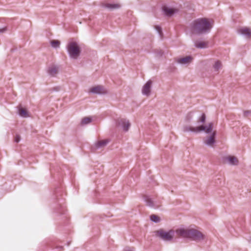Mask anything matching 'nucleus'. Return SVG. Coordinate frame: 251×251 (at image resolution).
<instances>
[{"label": "nucleus", "mask_w": 251, "mask_h": 251, "mask_svg": "<svg viewBox=\"0 0 251 251\" xmlns=\"http://www.w3.org/2000/svg\"><path fill=\"white\" fill-rule=\"evenodd\" d=\"M239 32L246 36L247 38L251 37V29L247 27H243L239 29Z\"/></svg>", "instance_id": "obj_16"}, {"label": "nucleus", "mask_w": 251, "mask_h": 251, "mask_svg": "<svg viewBox=\"0 0 251 251\" xmlns=\"http://www.w3.org/2000/svg\"><path fill=\"white\" fill-rule=\"evenodd\" d=\"M213 124L212 122H209L206 125H201L195 127L190 126H185L183 127V131L185 132H191L195 133L203 132L206 134H209L213 133Z\"/></svg>", "instance_id": "obj_3"}, {"label": "nucleus", "mask_w": 251, "mask_h": 251, "mask_svg": "<svg viewBox=\"0 0 251 251\" xmlns=\"http://www.w3.org/2000/svg\"><path fill=\"white\" fill-rule=\"evenodd\" d=\"M102 7L109 9L110 10H113L116 8H119L120 5L118 4L115 3H105L102 5Z\"/></svg>", "instance_id": "obj_19"}, {"label": "nucleus", "mask_w": 251, "mask_h": 251, "mask_svg": "<svg viewBox=\"0 0 251 251\" xmlns=\"http://www.w3.org/2000/svg\"><path fill=\"white\" fill-rule=\"evenodd\" d=\"M194 113L193 112H189L186 117V120L187 122H190L193 118Z\"/></svg>", "instance_id": "obj_28"}, {"label": "nucleus", "mask_w": 251, "mask_h": 251, "mask_svg": "<svg viewBox=\"0 0 251 251\" xmlns=\"http://www.w3.org/2000/svg\"><path fill=\"white\" fill-rule=\"evenodd\" d=\"M192 60L193 57L190 55H188L184 57L178 58L177 60V62L180 64H188L191 62Z\"/></svg>", "instance_id": "obj_15"}, {"label": "nucleus", "mask_w": 251, "mask_h": 251, "mask_svg": "<svg viewBox=\"0 0 251 251\" xmlns=\"http://www.w3.org/2000/svg\"><path fill=\"white\" fill-rule=\"evenodd\" d=\"M125 251H133L132 249H130L129 248H126L125 249Z\"/></svg>", "instance_id": "obj_32"}, {"label": "nucleus", "mask_w": 251, "mask_h": 251, "mask_svg": "<svg viewBox=\"0 0 251 251\" xmlns=\"http://www.w3.org/2000/svg\"><path fill=\"white\" fill-rule=\"evenodd\" d=\"M152 86V81L149 80L143 86L142 92L144 95L149 96L151 94Z\"/></svg>", "instance_id": "obj_11"}, {"label": "nucleus", "mask_w": 251, "mask_h": 251, "mask_svg": "<svg viewBox=\"0 0 251 251\" xmlns=\"http://www.w3.org/2000/svg\"><path fill=\"white\" fill-rule=\"evenodd\" d=\"M53 195L54 200L52 205L53 213L57 220H61L64 225H67L69 224V217L64 197L66 196V193L62 184L59 183L55 187Z\"/></svg>", "instance_id": "obj_1"}, {"label": "nucleus", "mask_w": 251, "mask_h": 251, "mask_svg": "<svg viewBox=\"0 0 251 251\" xmlns=\"http://www.w3.org/2000/svg\"><path fill=\"white\" fill-rule=\"evenodd\" d=\"M215 71L218 72L220 70V60H218L215 62L213 66Z\"/></svg>", "instance_id": "obj_29"}, {"label": "nucleus", "mask_w": 251, "mask_h": 251, "mask_svg": "<svg viewBox=\"0 0 251 251\" xmlns=\"http://www.w3.org/2000/svg\"><path fill=\"white\" fill-rule=\"evenodd\" d=\"M50 172L51 176L55 179H60L63 174V169L59 166H50Z\"/></svg>", "instance_id": "obj_8"}, {"label": "nucleus", "mask_w": 251, "mask_h": 251, "mask_svg": "<svg viewBox=\"0 0 251 251\" xmlns=\"http://www.w3.org/2000/svg\"><path fill=\"white\" fill-rule=\"evenodd\" d=\"M21 163H24L23 162V161L22 160H20L19 161L18 164L20 165Z\"/></svg>", "instance_id": "obj_34"}, {"label": "nucleus", "mask_w": 251, "mask_h": 251, "mask_svg": "<svg viewBox=\"0 0 251 251\" xmlns=\"http://www.w3.org/2000/svg\"><path fill=\"white\" fill-rule=\"evenodd\" d=\"M195 47H196L197 48L203 49L206 48L207 45L204 42L197 41L195 43Z\"/></svg>", "instance_id": "obj_20"}, {"label": "nucleus", "mask_w": 251, "mask_h": 251, "mask_svg": "<svg viewBox=\"0 0 251 251\" xmlns=\"http://www.w3.org/2000/svg\"><path fill=\"white\" fill-rule=\"evenodd\" d=\"M150 219L151 221L155 223H158L161 221L160 218L158 216L155 214L151 215L150 216Z\"/></svg>", "instance_id": "obj_22"}, {"label": "nucleus", "mask_w": 251, "mask_h": 251, "mask_svg": "<svg viewBox=\"0 0 251 251\" xmlns=\"http://www.w3.org/2000/svg\"><path fill=\"white\" fill-rule=\"evenodd\" d=\"M90 92L98 95H104L107 93L106 91L104 89L103 86L101 85H97L92 87L90 90Z\"/></svg>", "instance_id": "obj_10"}, {"label": "nucleus", "mask_w": 251, "mask_h": 251, "mask_svg": "<svg viewBox=\"0 0 251 251\" xmlns=\"http://www.w3.org/2000/svg\"><path fill=\"white\" fill-rule=\"evenodd\" d=\"M155 30L158 33V35L160 37L162 36L163 32H162V30L161 27L160 26L157 25L155 26Z\"/></svg>", "instance_id": "obj_27"}, {"label": "nucleus", "mask_w": 251, "mask_h": 251, "mask_svg": "<svg viewBox=\"0 0 251 251\" xmlns=\"http://www.w3.org/2000/svg\"><path fill=\"white\" fill-rule=\"evenodd\" d=\"M67 51L72 59H76L81 53V49L75 42H69L67 46Z\"/></svg>", "instance_id": "obj_5"}, {"label": "nucleus", "mask_w": 251, "mask_h": 251, "mask_svg": "<svg viewBox=\"0 0 251 251\" xmlns=\"http://www.w3.org/2000/svg\"><path fill=\"white\" fill-rule=\"evenodd\" d=\"M120 125L124 131H127L130 126V123L129 121L125 119H122L119 122Z\"/></svg>", "instance_id": "obj_14"}, {"label": "nucleus", "mask_w": 251, "mask_h": 251, "mask_svg": "<svg viewBox=\"0 0 251 251\" xmlns=\"http://www.w3.org/2000/svg\"><path fill=\"white\" fill-rule=\"evenodd\" d=\"M226 163L230 165H237L238 163L237 158H226Z\"/></svg>", "instance_id": "obj_21"}, {"label": "nucleus", "mask_w": 251, "mask_h": 251, "mask_svg": "<svg viewBox=\"0 0 251 251\" xmlns=\"http://www.w3.org/2000/svg\"><path fill=\"white\" fill-rule=\"evenodd\" d=\"M144 200L147 203V205H148L149 206L152 207V208H157V206H156L154 204L153 201H152L151 198H150V196H147V195L144 196Z\"/></svg>", "instance_id": "obj_17"}, {"label": "nucleus", "mask_w": 251, "mask_h": 251, "mask_svg": "<svg viewBox=\"0 0 251 251\" xmlns=\"http://www.w3.org/2000/svg\"><path fill=\"white\" fill-rule=\"evenodd\" d=\"M206 121V115L204 113H202L199 117L198 122L199 123L204 124Z\"/></svg>", "instance_id": "obj_26"}, {"label": "nucleus", "mask_w": 251, "mask_h": 251, "mask_svg": "<svg viewBox=\"0 0 251 251\" xmlns=\"http://www.w3.org/2000/svg\"><path fill=\"white\" fill-rule=\"evenodd\" d=\"M156 237L165 242H171L174 239L175 231L174 229H170L165 231L163 228L154 231Z\"/></svg>", "instance_id": "obj_4"}, {"label": "nucleus", "mask_w": 251, "mask_h": 251, "mask_svg": "<svg viewBox=\"0 0 251 251\" xmlns=\"http://www.w3.org/2000/svg\"><path fill=\"white\" fill-rule=\"evenodd\" d=\"M162 9L164 14L168 17L173 16L178 11L176 9L170 6H164Z\"/></svg>", "instance_id": "obj_12"}, {"label": "nucleus", "mask_w": 251, "mask_h": 251, "mask_svg": "<svg viewBox=\"0 0 251 251\" xmlns=\"http://www.w3.org/2000/svg\"><path fill=\"white\" fill-rule=\"evenodd\" d=\"M50 44L52 48L57 49L59 48L60 42L58 40H51L50 41Z\"/></svg>", "instance_id": "obj_25"}, {"label": "nucleus", "mask_w": 251, "mask_h": 251, "mask_svg": "<svg viewBox=\"0 0 251 251\" xmlns=\"http://www.w3.org/2000/svg\"><path fill=\"white\" fill-rule=\"evenodd\" d=\"M7 30V28L6 26L3 27L1 28H0V33H3L5 32Z\"/></svg>", "instance_id": "obj_31"}, {"label": "nucleus", "mask_w": 251, "mask_h": 251, "mask_svg": "<svg viewBox=\"0 0 251 251\" xmlns=\"http://www.w3.org/2000/svg\"><path fill=\"white\" fill-rule=\"evenodd\" d=\"M205 236L201 232L194 228H191L189 239L195 241H201L205 239Z\"/></svg>", "instance_id": "obj_7"}, {"label": "nucleus", "mask_w": 251, "mask_h": 251, "mask_svg": "<svg viewBox=\"0 0 251 251\" xmlns=\"http://www.w3.org/2000/svg\"><path fill=\"white\" fill-rule=\"evenodd\" d=\"M216 143V132L213 131L212 133L208 134L203 140V144L208 147L213 148Z\"/></svg>", "instance_id": "obj_6"}, {"label": "nucleus", "mask_w": 251, "mask_h": 251, "mask_svg": "<svg viewBox=\"0 0 251 251\" xmlns=\"http://www.w3.org/2000/svg\"><path fill=\"white\" fill-rule=\"evenodd\" d=\"M18 115L22 117H26L28 116V112L25 109L20 108L18 110Z\"/></svg>", "instance_id": "obj_23"}, {"label": "nucleus", "mask_w": 251, "mask_h": 251, "mask_svg": "<svg viewBox=\"0 0 251 251\" xmlns=\"http://www.w3.org/2000/svg\"><path fill=\"white\" fill-rule=\"evenodd\" d=\"M57 72V68L56 66H53L50 67H49L47 70L48 75L51 77H54Z\"/></svg>", "instance_id": "obj_18"}, {"label": "nucleus", "mask_w": 251, "mask_h": 251, "mask_svg": "<svg viewBox=\"0 0 251 251\" xmlns=\"http://www.w3.org/2000/svg\"><path fill=\"white\" fill-rule=\"evenodd\" d=\"M92 121V119L91 117H86L83 118L81 120L80 124L82 126L84 125H87V124L91 123Z\"/></svg>", "instance_id": "obj_24"}, {"label": "nucleus", "mask_w": 251, "mask_h": 251, "mask_svg": "<svg viewBox=\"0 0 251 251\" xmlns=\"http://www.w3.org/2000/svg\"><path fill=\"white\" fill-rule=\"evenodd\" d=\"M157 54H158L160 56H162L163 54V51H162V50H159L158 52H157Z\"/></svg>", "instance_id": "obj_33"}, {"label": "nucleus", "mask_w": 251, "mask_h": 251, "mask_svg": "<svg viewBox=\"0 0 251 251\" xmlns=\"http://www.w3.org/2000/svg\"><path fill=\"white\" fill-rule=\"evenodd\" d=\"M110 140L108 139L97 141L93 146L91 147V150L93 152L96 151L98 150H100L105 147L108 143L110 142Z\"/></svg>", "instance_id": "obj_9"}, {"label": "nucleus", "mask_w": 251, "mask_h": 251, "mask_svg": "<svg viewBox=\"0 0 251 251\" xmlns=\"http://www.w3.org/2000/svg\"><path fill=\"white\" fill-rule=\"evenodd\" d=\"M212 27V22L209 19L200 18L193 21L190 25V30L194 34L202 35L208 33Z\"/></svg>", "instance_id": "obj_2"}, {"label": "nucleus", "mask_w": 251, "mask_h": 251, "mask_svg": "<svg viewBox=\"0 0 251 251\" xmlns=\"http://www.w3.org/2000/svg\"><path fill=\"white\" fill-rule=\"evenodd\" d=\"M191 228L185 229L180 228L176 230V232L180 236L189 238L190 237Z\"/></svg>", "instance_id": "obj_13"}, {"label": "nucleus", "mask_w": 251, "mask_h": 251, "mask_svg": "<svg viewBox=\"0 0 251 251\" xmlns=\"http://www.w3.org/2000/svg\"><path fill=\"white\" fill-rule=\"evenodd\" d=\"M21 140V137L19 135H16L14 138V141L16 143H19Z\"/></svg>", "instance_id": "obj_30"}]
</instances>
